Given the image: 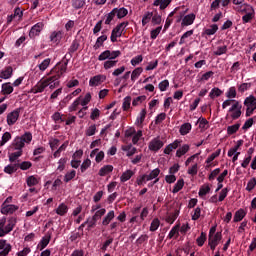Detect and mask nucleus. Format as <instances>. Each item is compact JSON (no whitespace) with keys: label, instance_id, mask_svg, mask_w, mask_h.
I'll return each mask as SVG.
<instances>
[{"label":"nucleus","instance_id":"obj_1","mask_svg":"<svg viewBox=\"0 0 256 256\" xmlns=\"http://www.w3.org/2000/svg\"><path fill=\"white\" fill-rule=\"evenodd\" d=\"M67 65H69V60H66L63 63H58L52 70L51 73L53 76H50L54 81H59L62 75L67 72Z\"/></svg>","mask_w":256,"mask_h":256},{"label":"nucleus","instance_id":"obj_2","mask_svg":"<svg viewBox=\"0 0 256 256\" xmlns=\"http://www.w3.org/2000/svg\"><path fill=\"white\" fill-rule=\"evenodd\" d=\"M242 109H243V105L241 104V102L234 101V104H232L228 110V113H230V117H231V119H233V121H237V119H239V117H241V115L243 113L241 111Z\"/></svg>","mask_w":256,"mask_h":256},{"label":"nucleus","instance_id":"obj_3","mask_svg":"<svg viewBox=\"0 0 256 256\" xmlns=\"http://www.w3.org/2000/svg\"><path fill=\"white\" fill-rule=\"evenodd\" d=\"M55 80H53V78L50 76L47 79H45L44 81H40L38 82L32 89H31V93L37 94V93H43V91H45V89H47V87H49V85H51V83H53Z\"/></svg>","mask_w":256,"mask_h":256},{"label":"nucleus","instance_id":"obj_4","mask_svg":"<svg viewBox=\"0 0 256 256\" xmlns=\"http://www.w3.org/2000/svg\"><path fill=\"white\" fill-rule=\"evenodd\" d=\"M163 145H165V143L161 140V137L158 136L149 142L148 148L150 151L157 153V151L162 149Z\"/></svg>","mask_w":256,"mask_h":256},{"label":"nucleus","instance_id":"obj_5","mask_svg":"<svg viewBox=\"0 0 256 256\" xmlns=\"http://www.w3.org/2000/svg\"><path fill=\"white\" fill-rule=\"evenodd\" d=\"M21 114V108H17L14 111L8 113L7 115V124L11 127L17 123L19 120V115Z\"/></svg>","mask_w":256,"mask_h":256},{"label":"nucleus","instance_id":"obj_6","mask_svg":"<svg viewBox=\"0 0 256 256\" xmlns=\"http://www.w3.org/2000/svg\"><path fill=\"white\" fill-rule=\"evenodd\" d=\"M25 148V143H23L21 141V138H18L16 136V138H14V140L12 141L11 145L9 146V151H23V149Z\"/></svg>","mask_w":256,"mask_h":256},{"label":"nucleus","instance_id":"obj_7","mask_svg":"<svg viewBox=\"0 0 256 256\" xmlns=\"http://www.w3.org/2000/svg\"><path fill=\"white\" fill-rule=\"evenodd\" d=\"M18 210L19 206L13 204H2L1 206L2 215H13V213Z\"/></svg>","mask_w":256,"mask_h":256},{"label":"nucleus","instance_id":"obj_8","mask_svg":"<svg viewBox=\"0 0 256 256\" xmlns=\"http://www.w3.org/2000/svg\"><path fill=\"white\" fill-rule=\"evenodd\" d=\"M179 213H181V206L179 208H175L174 212L167 214L165 221L170 225H173L175 221H177V217H179Z\"/></svg>","mask_w":256,"mask_h":256},{"label":"nucleus","instance_id":"obj_9","mask_svg":"<svg viewBox=\"0 0 256 256\" xmlns=\"http://www.w3.org/2000/svg\"><path fill=\"white\" fill-rule=\"evenodd\" d=\"M246 11L248 12L242 17V21L244 23H249V21L255 17V10L252 6L246 5Z\"/></svg>","mask_w":256,"mask_h":256},{"label":"nucleus","instance_id":"obj_10","mask_svg":"<svg viewBox=\"0 0 256 256\" xmlns=\"http://www.w3.org/2000/svg\"><path fill=\"white\" fill-rule=\"evenodd\" d=\"M105 81L104 75H96L89 80L90 87H98V85H101Z\"/></svg>","mask_w":256,"mask_h":256},{"label":"nucleus","instance_id":"obj_11","mask_svg":"<svg viewBox=\"0 0 256 256\" xmlns=\"http://www.w3.org/2000/svg\"><path fill=\"white\" fill-rule=\"evenodd\" d=\"M13 77V67L7 66L0 71V79H11Z\"/></svg>","mask_w":256,"mask_h":256},{"label":"nucleus","instance_id":"obj_12","mask_svg":"<svg viewBox=\"0 0 256 256\" xmlns=\"http://www.w3.org/2000/svg\"><path fill=\"white\" fill-rule=\"evenodd\" d=\"M181 145V141L175 140L173 143L167 145L164 149L165 155H171L174 149H177Z\"/></svg>","mask_w":256,"mask_h":256},{"label":"nucleus","instance_id":"obj_13","mask_svg":"<svg viewBox=\"0 0 256 256\" xmlns=\"http://www.w3.org/2000/svg\"><path fill=\"white\" fill-rule=\"evenodd\" d=\"M114 15H116L117 19H123V17H127L129 11L125 8H114L113 10Z\"/></svg>","mask_w":256,"mask_h":256},{"label":"nucleus","instance_id":"obj_14","mask_svg":"<svg viewBox=\"0 0 256 256\" xmlns=\"http://www.w3.org/2000/svg\"><path fill=\"white\" fill-rule=\"evenodd\" d=\"M68 211H69V207L67 206V204L61 203L55 210V213L57 215H60V217H65V215H67Z\"/></svg>","mask_w":256,"mask_h":256},{"label":"nucleus","instance_id":"obj_15","mask_svg":"<svg viewBox=\"0 0 256 256\" xmlns=\"http://www.w3.org/2000/svg\"><path fill=\"white\" fill-rule=\"evenodd\" d=\"M50 242H51V235H46L42 237L39 244L37 245V249H39L40 251H43V249H45V247H47V245H49Z\"/></svg>","mask_w":256,"mask_h":256},{"label":"nucleus","instance_id":"obj_16","mask_svg":"<svg viewBox=\"0 0 256 256\" xmlns=\"http://www.w3.org/2000/svg\"><path fill=\"white\" fill-rule=\"evenodd\" d=\"M145 117H147V110L142 109L136 119L135 125H137V127H140V128L143 127V122L145 121Z\"/></svg>","mask_w":256,"mask_h":256},{"label":"nucleus","instance_id":"obj_17","mask_svg":"<svg viewBox=\"0 0 256 256\" xmlns=\"http://www.w3.org/2000/svg\"><path fill=\"white\" fill-rule=\"evenodd\" d=\"M245 107H248L250 109H256V98L253 95H250L244 100Z\"/></svg>","mask_w":256,"mask_h":256},{"label":"nucleus","instance_id":"obj_18","mask_svg":"<svg viewBox=\"0 0 256 256\" xmlns=\"http://www.w3.org/2000/svg\"><path fill=\"white\" fill-rule=\"evenodd\" d=\"M18 139H21V142L29 145L33 141V134L31 132H25L22 136H17Z\"/></svg>","mask_w":256,"mask_h":256},{"label":"nucleus","instance_id":"obj_19","mask_svg":"<svg viewBox=\"0 0 256 256\" xmlns=\"http://www.w3.org/2000/svg\"><path fill=\"white\" fill-rule=\"evenodd\" d=\"M122 151H126L127 152V157H133V155H135L137 153V148L133 147L132 144H128L125 146H122Z\"/></svg>","mask_w":256,"mask_h":256},{"label":"nucleus","instance_id":"obj_20","mask_svg":"<svg viewBox=\"0 0 256 256\" xmlns=\"http://www.w3.org/2000/svg\"><path fill=\"white\" fill-rule=\"evenodd\" d=\"M171 4V0H154L153 5L154 7H160V9H167Z\"/></svg>","mask_w":256,"mask_h":256},{"label":"nucleus","instance_id":"obj_21","mask_svg":"<svg viewBox=\"0 0 256 256\" xmlns=\"http://www.w3.org/2000/svg\"><path fill=\"white\" fill-rule=\"evenodd\" d=\"M109 173H113V165H105L100 168L98 175L100 177H105V175H109Z\"/></svg>","mask_w":256,"mask_h":256},{"label":"nucleus","instance_id":"obj_22","mask_svg":"<svg viewBox=\"0 0 256 256\" xmlns=\"http://www.w3.org/2000/svg\"><path fill=\"white\" fill-rule=\"evenodd\" d=\"M133 175H135V172H133V170H126L125 172H123L120 176L121 183H127V181H129V179L133 177Z\"/></svg>","mask_w":256,"mask_h":256},{"label":"nucleus","instance_id":"obj_23","mask_svg":"<svg viewBox=\"0 0 256 256\" xmlns=\"http://www.w3.org/2000/svg\"><path fill=\"white\" fill-rule=\"evenodd\" d=\"M113 219H115V211L111 210L104 217V219L102 221V225H104V227H107V225H109V223H111V221H113Z\"/></svg>","mask_w":256,"mask_h":256},{"label":"nucleus","instance_id":"obj_24","mask_svg":"<svg viewBox=\"0 0 256 256\" xmlns=\"http://www.w3.org/2000/svg\"><path fill=\"white\" fill-rule=\"evenodd\" d=\"M16 225H17V218H15V217L9 218L8 224L6 225V233H7V235H9V233L11 231H13V229L15 228Z\"/></svg>","mask_w":256,"mask_h":256},{"label":"nucleus","instance_id":"obj_25","mask_svg":"<svg viewBox=\"0 0 256 256\" xmlns=\"http://www.w3.org/2000/svg\"><path fill=\"white\" fill-rule=\"evenodd\" d=\"M17 169H19V163L10 164L5 166L4 173H7L8 175H13V173H16Z\"/></svg>","mask_w":256,"mask_h":256},{"label":"nucleus","instance_id":"obj_26","mask_svg":"<svg viewBox=\"0 0 256 256\" xmlns=\"http://www.w3.org/2000/svg\"><path fill=\"white\" fill-rule=\"evenodd\" d=\"M192 127L193 126L189 122L182 124L179 129L180 135H188V133L191 132Z\"/></svg>","mask_w":256,"mask_h":256},{"label":"nucleus","instance_id":"obj_27","mask_svg":"<svg viewBox=\"0 0 256 256\" xmlns=\"http://www.w3.org/2000/svg\"><path fill=\"white\" fill-rule=\"evenodd\" d=\"M246 215L247 213H245V210L239 209L238 211L235 212L234 220H233L234 223H239V221H243Z\"/></svg>","mask_w":256,"mask_h":256},{"label":"nucleus","instance_id":"obj_28","mask_svg":"<svg viewBox=\"0 0 256 256\" xmlns=\"http://www.w3.org/2000/svg\"><path fill=\"white\" fill-rule=\"evenodd\" d=\"M14 89L13 86H11V82L2 84V95H11L13 93Z\"/></svg>","mask_w":256,"mask_h":256},{"label":"nucleus","instance_id":"obj_29","mask_svg":"<svg viewBox=\"0 0 256 256\" xmlns=\"http://www.w3.org/2000/svg\"><path fill=\"white\" fill-rule=\"evenodd\" d=\"M6 223V217L0 218V237H5V235H7V227L5 226Z\"/></svg>","mask_w":256,"mask_h":256},{"label":"nucleus","instance_id":"obj_30","mask_svg":"<svg viewBox=\"0 0 256 256\" xmlns=\"http://www.w3.org/2000/svg\"><path fill=\"white\" fill-rule=\"evenodd\" d=\"M189 149L190 146L189 144H184L182 147H180L177 151H176V157H183V155H186L187 153H189Z\"/></svg>","mask_w":256,"mask_h":256},{"label":"nucleus","instance_id":"obj_31","mask_svg":"<svg viewBox=\"0 0 256 256\" xmlns=\"http://www.w3.org/2000/svg\"><path fill=\"white\" fill-rule=\"evenodd\" d=\"M105 41H107V35H102V36L98 37L96 40V43L94 45L95 51H97V49H100L101 47H103V43H105Z\"/></svg>","mask_w":256,"mask_h":256},{"label":"nucleus","instance_id":"obj_32","mask_svg":"<svg viewBox=\"0 0 256 256\" xmlns=\"http://www.w3.org/2000/svg\"><path fill=\"white\" fill-rule=\"evenodd\" d=\"M241 127L240 123L231 125L227 127V135H235V133H237L239 131Z\"/></svg>","mask_w":256,"mask_h":256},{"label":"nucleus","instance_id":"obj_33","mask_svg":"<svg viewBox=\"0 0 256 256\" xmlns=\"http://www.w3.org/2000/svg\"><path fill=\"white\" fill-rule=\"evenodd\" d=\"M185 187V180L179 179L173 187L172 193H179Z\"/></svg>","mask_w":256,"mask_h":256},{"label":"nucleus","instance_id":"obj_34","mask_svg":"<svg viewBox=\"0 0 256 256\" xmlns=\"http://www.w3.org/2000/svg\"><path fill=\"white\" fill-rule=\"evenodd\" d=\"M193 21H195V14H188L182 20V25H193Z\"/></svg>","mask_w":256,"mask_h":256},{"label":"nucleus","instance_id":"obj_35","mask_svg":"<svg viewBox=\"0 0 256 256\" xmlns=\"http://www.w3.org/2000/svg\"><path fill=\"white\" fill-rule=\"evenodd\" d=\"M23 155V151H13L9 154V161L10 163H15L19 157Z\"/></svg>","mask_w":256,"mask_h":256},{"label":"nucleus","instance_id":"obj_36","mask_svg":"<svg viewBox=\"0 0 256 256\" xmlns=\"http://www.w3.org/2000/svg\"><path fill=\"white\" fill-rule=\"evenodd\" d=\"M221 95H223V91L218 87L212 88V90L209 93L210 99H215V97H221Z\"/></svg>","mask_w":256,"mask_h":256},{"label":"nucleus","instance_id":"obj_37","mask_svg":"<svg viewBox=\"0 0 256 256\" xmlns=\"http://www.w3.org/2000/svg\"><path fill=\"white\" fill-rule=\"evenodd\" d=\"M143 73V67H138L132 71L131 81L135 82L139 79V76Z\"/></svg>","mask_w":256,"mask_h":256},{"label":"nucleus","instance_id":"obj_38","mask_svg":"<svg viewBox=\"0 0 256 256\" xmlns=\"http://www.w3.org/2000/svg\"><path fill=\"white\" fill-rule=\"evenodd\" d=\"M51 117L55 123H65V115L60 112H55Z\"/></svg>","mask_w":256,"mask_h":256},{"label":"nucleus","instance_id":"obj_39","mask_svg":"<svg viewBox=\"0 0 256 256\" xmlns=\"http://www.w3.org/2000/svg\"><path fill=\"white\" fill-rule=\"evenodd\" d=\"M131 101H132L131 96H126L123 99V104H122L123 111H129V109H131Z\"/></svg>","mask_w":256,"mask_h":256},{"label":"nucleus","instance_id":"obj_40","mask_svg":"<svg viewBox=\"0 0 256 256\" xmlns=\"http://www.w3.org/2000/svg\"><path fill=\"white\" fill-rule=\"evenodd\" d=\"M210 191H211V187L209 186V184H206L200 187L198 195L199 197H205V195L210 193Z\"/></svg>","mask_w":256,"mask_h":256},{"label":"nucleus","instance_id":"obj_41","mask_svg":"<svg viewBox=\"0 0 256 256\" xmlns=\"http://www.w3.org/2000/svg\"><path fill=\"white\" fill-rule=\"evenodd\" d=\"M223 239V234L221 232H216L215 236H212L208 239L211 243L219 245V241Z\"/></svg>","mask_w":256,"mask_h":256},{"label":"nucleus","instance_id":"obj_42","mask_svg":"<svg viewBox=\"0 0 256 256\" xmlns=\"http://www.w3.org/2000/svg\"><path fill=\"white\" fill-rule=\"evenodd\" d=\"M95 133H97V125L95 124H92L91 126H89L85 131L86 137H93Z\"/></svg>","mask_w":256,"mask_h":256},{"label":"nucleus","instance_id":"obj_43","mask_svg":"<svg viewBox=\"0 0 256 256\" xmlns=\"http://www.w3.org/2000/svg\"><path fill=\"white\" fill-rule=\"evenodd\" d=\"M26 183L28 187H35V185H39V179H37L35 176H29L26 179Z\"/></svg>","mask_w":256,"mask_h":256},{"label":"nucleus","instance_id":"obj_44","mask_svg":"<svg viewBox=\"0 0 256 256\" xmlns=\"http://www.w3.org/2000/svg\"><path fill=\"white\" fill-rule=\"evenodd\" d=\"M180 227H181V226H179V224L176 225V226H174V227L170 230V232H169V234H168V239H173V237H179V229H180Z\"/></svg>","mask_w":256,"mask_h":256},{"label":"nucleus","instance_id":"obj_45","mask_svg":"<svg viewBox=\"0 0 256 256\" xmlns=\"http://www.w3.org/2000/svg\"><path fill=\"white\" fill-rule=\"evenodd\" d=\"M205 241H207V234L205 232H201L200 237L196 239L198 247H203V245H205Z\"/></svg>","mask_w":256,"mask_h":256},{"label":"nucleus","instance_id":"obj_46","mask_svg":"<svg viewBox=\"0 0 256 256\" xmlns=\"http://www.w3.org/2000/svg\"><path fill=\"white\" fill-rule=\"evenodd\" d=\"M49 39H50V42L51 44H58L60 41H61V34L59 33H52L50 36H49Z\"/></svg>","mask_w":256,"mask_h":256},{"label":"nucleus","instance_id":"obj_47","mask_svg":"<svg viewBox=\"0 0 256 256\" xmlns=\"http://www.w3.org/2000/svg\"><path fill=\"white\" fill-rule=\"evenodd\" d=\"M226 97L228 99H235V97H237V89L235 88V86H232L228 89V91L226 92Z\"/></svg>","mask_w":256,"mask_h":256},{"label":"nucleus","instance_id":"obj_48","mask_svg":"<svg viewBox=\"0 0 256 256\" xmlns=\"http://www.w3.org/2000/svg\"><path fill=\"white\" fill-rule=\"evenodd\" d=\"M43 27V22H38L31 28L30 33H41L43 31Z\"/></svg>","mask_w":256,"mask_h":256},{"label":"nucleus","instance_id":"obj_49","mask_svg":"<svg viewBox=\"0 0 256 256\" xmlns=\"http://www.w3.org/2000/svg\"><path fill=\"white\" fill-rule=\"evenodd\" d=\"M198 123L200 129H203L204 131H206V129H209V121H207L205 118L200 117L198 119Z\"/></svg>","mask_w":256,"mask_h":256},{"label":"nucleus","instance_id":"obj_50","mask_svg":"<svg viewBox=\"0 0 256 256\" xmlns=\"http://www.w3.org/2000/svg\"><path fill=\"white\" fill-rule=\"evenodd\" d=\"M132 67H137L140 63H143V55L135 56L130 61Z\"/></svg>","mask_w":256,"mask_h":256},{"label":"nucleus","instance_id":"obj_51","mask_svg":"<svg viewBox=\"0 0 256 256\" xmlns=\"http://www.w3.org/2000/svg\"><path fill=\"white\" fill-rule=\"evenodd\" d=\"M81 105V97H78L70 106H69V112L73 113V111H77V107Z\"/></svg>","mask_w":256,"mask_h":256},{"label":"nucleus","instance_id":"obj_52","mask_svg":"<svg viewBox=\"0 0 256 256\" xmlns=\"http://www.w3.org/2000/svg\"><path fill=\"white\" fill-rule=\"evenodd\" d=\"M6 249H9L8 253H11V249H13V247L11 244H7V240H0V251H5Z\"/></svg>","mask_w":256,"mask_h":256},{"label":"nucleus","instance_id":"obj_53","mask_svg":"<svg viewBox=\"0 0 256 256\" xmlns=\"http://www.w3.org/2000/svg\"><path fill=\"white\" fill-rule=\"evenodd\" d=\"M146 99H147V96L145 95L134 98L132 101L133 107H137V105H141V103H143V101H146Z\"/></svg>","mask_w":256,"mask_h":256},{"label":"nucleus","instance_id":"obj_54","mask_svg":"<svg viewBox=\"0 0 256 256\" xmlns=\"http://www.w3.org/2000/svg\"><path fill=\"white\" fill-rule=\"evenodd\" d=\"M90 167H91V160L87 158L86 160L83 161L80 167L81 173H85Z\"/></svg>","mask_w":256,"mask_h":256},{"label":"nucleus","instance_id":"obj_55","mask_svg":"<svg viewBox=\"0 0 256 256\" xmlns=\"http://www.w3.org/2000/svg\"><path fill=\"white\" fill-rule=\"evenodd\" d=\"M75 175H77V171L72 170L71 172H67L64 176L65 183H69L72 179H75Z\"/></svg>","mask_w":256,"mask_h":256},{"label":"nucleus","instance_id":"obj_56","mask_svg":"<svg viewBox=\"0 0 256 256\" xmlns=\"http://www.w3.org/2000/svg\"><path fill=\"white\" fill-rule=\"evenodd\" d=\"M105 213H107V210H105V208H102L100 210H97L92 217L94 220L99 221V219H101V217H103Z\"/></svg>","mask_w":256,"mask_h":256},{"label":"nucleus","instance_id":"obj_57","mask_svg":"<svg viewBox=\"0 0 256 256\" xmlns=\"http://www.w3.org/2000/svg\"><path fill=\"white\" fill-rule=\"evenodd\" d=\"M65 165H67V158H60L58 161L57 171L61 173V171H65Z\"/></svg>","mask_w":256,"mask_h":256},{"label":"nucleus","instance_id":"obj_58","mask_svg":"<svg viewBox=\"0 0 256 256\" xmlns=\"http://www.w3.org/2000/svg\"><path fill=\"white\" fill-rule=\"evenodd\" d=\"M8 141H11V134L9 132H5L2 135V139L0 141V147H3V145H5V143H8Z\"/></svg>","mask_w":256,"mask_h":256},{"label":"nucleus","instance_id":"obj_59","mask_svg":"<svg viewBox=\"0 0 256 256\" xmlns=\"http://www.w3.org/2000/svg\"><path fill=\"white\" fill-rule=\"evenodd\" d=\"M159 225H161V222L157 218L153 219L150 225V231H157L159 229Z\"/></svg>","mask_w":256,"mask_h":256},{"label":"nucleus","instance_id":"obj_60","mask_svg":"<svg viewBox=\"0 0 256 256\" xmlns=\"http://www.w3.org/2000/svg\"><path fill=\"white\" fill-rule=\"evenodd\" d=\"M256 187V178H252L248 181L246 191L251 192Z\"/></svg>","mask_w":256,"mask_h":256},{"label":"nucleus","instance_id":"obj_61","mask_svg":"<svg viewBox=\"0 0 256 256\" xmlns=\"http://www.w3.org/2000/svg\"><path fill=\"white\" fill-rule=\"evenodd\" d=\"M14 17L16 18V21H21V19H23V10L19 7L15 8Z\"/></svg>","mask_w":256,"mask_h":256},{"label":"nucleus","instance_id":"obj_62","mask_svg":"<svg viewBox=\"0 0 256 256\" xmlns=\"http://www.w3.org/2000/svg\"><path fill=\"white\" fill-rule=\"evenodd\" d=\"M50 64H51V59L47 58V59L43 60L41 62V64L39 65L40 71H45L47 69V67H49Z\"/></svg>","mask_w":256,"mask_h":256},{"label":"nucleus","instance_id":"obj_63","mask_svg":"<svg viewBox=\"0 0 256 256\" xmlns=\"http://www.w3.org/2000/svg\"><path fill=\"white\" fill-rule=\"evenodd\" d=\"M125 27H127V24L125 22H123L120 25H118L117 27H115L112 30V33H123V31H125Z\"/></svg>","mask_w":256,"mask_h":256},{"label":"nucleus","instance_id":"obj_64","mask_svg":"<svg viewBox=\"0 0 256 256\" xmlns=\"http://www.w3.org/2000/svg\"><path fill=\"white\" fill-rule=\"evenodd\" d=\"M158 87L160 91L164 92L167 91V88L169 87V80H163L158 84Z\"/></svg>","mask_w":256,"mask_h":256}]
</instances>
